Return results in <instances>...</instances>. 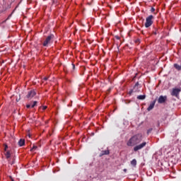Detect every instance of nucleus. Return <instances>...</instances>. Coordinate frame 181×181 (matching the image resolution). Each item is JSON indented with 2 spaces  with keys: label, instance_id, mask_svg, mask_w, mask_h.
<instances>
[{
  "label": "nucleus",
  "instance_id": "1",
  "mask_svg": "<svg viewBox=\"0 0 181 181\" xmlns=\"http://www.w3.org/2000/svg\"><path fill=\"white\" fill-rule=\"evenodd\" d=\"M142 139H144L142 134H136L129 139V141L127 142V146H135V145L141 144V142H142Z\"/></svg>",
  "mask_w": 181,
  "mask_h": 181
},
{
  "label": "nucleus",
  "instance_id": "2",
  "mask_svg": "<svg viewBox=\"0 0 181 181\" xmlns=\"http://www.w3.org/2000/svg\"><path fill=\"white\" fill-rule=\"evenodd\" d=\"M152 19H153V16L151 15L146 19L145 26L146 28H149L152 25L153 23V21H152Z\"/></svg>",
  "mask_w": 181,
  "mask_h": 181
},
{
  "label": "nucleus",
  "instance_id": "3",
  "mask_svg": "<svg viewBox=\"0 0 181 181\" xmlns=\"http://www.w3.org/2000/svg\"><path fill=\"white\" fill-rule=\"evenodd\" d=\"M53 39H54V35L51 34L49 35L46 40H45V42H43V46L46 47L47 46V45H49V43H51L52 40H53Z\"/></svg>",
  "mask_w": 181,
  "mask_h": 181
},
{
  "label": "nucleus",
  "instance_id": "4",
  "mask_svg": "<svg viewBox=\"0 0 181 181\" xmlns=\"http://www.w3.org/2000/svg\"><path fill=\"white\" fill-rule=\"evenodd\" d=\"M146 142L144 141L139 145H136V146L134 147V152H136L138 151H141V149H144L146 146Z\"/></svg>",
  "mask_w": 181,
  "mask_h": 181
},
{
  "label": "nucleus",
  "instance_id": "5",
  "mask_svg": "<svg viewBox=\"0 0 181 181\" xmlns=\"http://www.w3.org/2000/svg\"><path fill=\"white\" fill-rule=\"evenodd\" d=\"M180 91H181V88H173V91L171 92V95L174 97H177Z\"/></svg>",
  "mask_w": 181,
  "mask_h": 181
},
{
  "label": "nucleus",
  "instance_id": "6",
  "mask_svg": "<svg viewBox=\"0 0 181 181\" xmlns=\"http://www.w3.org/2000/svg\"><path fill=\"white\" fill-rule=\"evenodd\" d=\"M35 95H36V91H35V90H32L28 91L26 98H28V100H32V98H33Z\"/></svg>",
  "mask_w": 181,
  "mask_h": 181
},
{
  "label": "nucleus",
  "instance_id": "7",
  "mask_svg": "<svg viewBox=\"0 0 181 181\" xmlns=\"http://www.w3.org/2000/svg\"><path fill=\"white\" fill-rule=\"evenodd\" d=\"M166 100H168V96L160 95L158 99V104H163L164 103H166Z\"/></svg>",
  "mask_w": 181,
  "mask_h": 181
},
{
  "label": "nucleus",
  "instance_id": "8",
  "mask_svg": "<svg viewBox=\"0 0 181 181\" xmlns=\"http://www.w3.org/2000/svg\"><path fill=\"white\" fill-rule=\"evenodd\" d=\"M139 88H140L139 83L136 82L133 88V90L134 93H138V92H139Z\"/></svg>",
  "mask_w": 181,
  "mask_h": 181
},
{
  "label": "nucleus",
  "instance_id": "9",
  "mask_svg": "<svg viewBox=\"0 0 181 181\" xmlns=\"http://www.w3.org/2000/svg\"><path fill=\"white\" fill-rule=\"evenodd\" d=\"M156 103V100L153 101L147 108L148 111H151V110H153V107H155V104Z\"/></svg>",
  "mask_w": 181,
  "mask_h": 181
},
{
  "label": "nucleus",
  "instance_id": "10",
  "mask_svg": "<svg viewBox=\"0 0 181 181\" xmlns=\"http://www.w3.org/2000/svg\"><path fill=\"white\" fill-rule=\"evenodd\" d=\"M109 154H110V151L105 150V151H101V153L100 154V156H104V155H109Z\"/></svg>",
  "mask_w": 181,
  "mask_h": 181
},
{
  "label": "nucleus",
  "instance_id": "11",
  "mask_svg": "<svg viewBox=\"0 0 181 181\" xmlns=\"http://www.w3.org/2000/svg\"><path fill=\"white\" fill-rule=\"evenodd\" d=\"M174 67L177 71H181V64H174Z\"/></svg>",
  "mask_w": 181,
  "mask_h": 181
},
{
  "label": "nucleus",
  "instance_id": "12",
  "mask_svg": "<svg viewBox=\"0 0 181 181\" xmlns=\"http://www.w3.org/2000/svg\"><path fill=\"white\" fill-rule=\"evenodd\" d=\"M18 145H19V146H23V145H25V139H21L18 141Z\"/></svg>",
  "mask_w": 181,
  "mask_h": 181
},
{
  "label": "nucleus",
  "instance_id": "13",
  "mask_svg": "<svg viewBox=\"0 0 181 181\" xmlns=\"http://www.w3.org/2000/svg\"><path fill=\"white\" fill-rule=\"evenodd\" d=\"M145 98H146V95H140L137 96V100H145Z\"/></svg>",
  "mask_w": 181,
  "mask_h": 181
},
{
  "label": "nucleus",
  "instance_id": "14",
  "mask_svg": "<svg viewBox=\"0 0 181 181\" xmlns=\"http://www.w3.org/2000/svg\"><path fill=\"white\" fill-rule=\"evenodd\" d=\"M6 159H9V158H11V151H7L5 153H4Z\"/></svg>",
  "mask_w": 181,
  "mask_h": 181
},
{
  "label": "nucleus",
  "instance_id": "15",
  "mask_svg": "<svg viewBox=\"0 0 181 181\" xmlns=\"http://www.w3.org/2000/svg\"><path fill=\"white\" fill-rule=\"evenodd\" d=\"M131 165H132V166H136V159H133L131 161Z\"/></svg>",
  "mask_w": 181,
  "mask_h": 181
},
{
  "label": "nucleus",
  "instance_id": "16",
  "mask_svg": "<svg viewBox=\"0 0 181 181\" xmlns=\"http://www.w3.org/2000/svg\"><path fill=\"white\" fill-rule=\"evenodd\" d=\"M37 104V101H34L33 104L31 105V108H34V107H36Z\"/></svg>",
  "mask_w": 181,
  "mask_h": 181
},
{
  "label": "nucleus",
  "instance_id": "17",
  "mask_svg": "<svg viewBox=\"0 0 181 181\" xmlns=\"http://www.w3.org/2000/svg\"><path fill=\"white\" fill-rule=\"evenodd\" d=\"M35 149H37V146H33V147L31 148V151H35Z\"/></svg>",
  "mask_w": 181,
  "mask_h": 181
},
{
  "label": "nucleus",
  "instance_id": "18",
  "mask_svg": "<svg viewBox=\"0 0 181 181\" xmlns=\"http://www.w3.org/2000/svg\"><path fill=\"white\" fill-rule=\"evenodd\" d=\"M152 128L149 129L148 131H147V134L148 135H149V134H151V132H152Z\"/></svg>",
  "mask_w": 181,
  "mask_h": 181
},
{
  "label": "nucleus",
  "instance_id": "19",
  "mask_svg": "<svg viewBox=\"0 0 181 181\" xmlns=\"http://www.w3.org/2000/svg\"><path fill=\"white\" fill-rule=\"evenodd\" d=\"M7 149H8V145H4V151H5V152H8Z\"/></svg>",
  "mask_w": 181,
  "mask_h": 181
},
{
  "label": "nucleus",
  "instance_id": "20",
  "mask_svg": "<svg viewBox=\"0 0 181 181\" xmlns=\"http://www.w3.org/2000/svg\"><path fill=\"white\" fill-rule=\"evenodd\" d=\"M21 100V95H18V98H16L17 103Z\"/></svg>",
  "mask_w": 181,
  "mask_h": 181
},
{
  "label": "nucleus",
  "instance_id": "21",
  "mask_svg": "<svg viewBox=\"0 0 181 181\" xmlns=\"http://www.w3.org/2000/svg\"><path fill=\"white\" fill-rule=\"evenodd\" d=\"M134 92V89H132L129 92V95H131V94H132Z\"/></svg>",
  "mask_w": 181,
  "mask_h": 181
},
{
  "label": "nucleus",
  "instance_id": "22",
  "mask_svg": "<svg viewBox=\"0 0 181 181\" xmlns=\"http://www.w3.org/2000/svg\"><path fill=\"white\" fill-rule=\"evenodd\" d=\"M72 69H73V70H74L76 69V65H74V64H72Z\"/></svg>",
  "mask_w": 181,
  "mask_h": 181
},
{
  "label": "nucleus",
  "instance_id": "23",
  "mask_svg": "<svg viewBox=\"0 0 181 181\" xmlns=\"http://www.w3.org/2000/svg\"><path fill=\"white\" fill-rule=\"evenodd\" d=\"M26 107H27V108H30L31 106H30V105H27Z\"/></svg>",
  "mask_w": 181,
  "mask_h": 181
},
{
  "label": "nucleus",
  "instance_id": "24",
  "mask_svg": "<svg viewBox=\"0 0 181 181\" xmlns=\"http://www.w3.org/2000/svg\"><path fill=\"white\" fill-rule=\"evenodd\" d=\"M46 108H47V106H44V107H42V110H46Z\"/></svg>",
  "mask_w": 181,
  "mask_h": 181
},
{
  "label": "nucleus",
  "instance_id": "25",
  "mask_svg": "<svg viewBox=\"0 0 181 181\" xmlns=\"http://www.w3.org/2000/svg\"><path fill=\"white\" fill-rule=\"evenodd\" d=\"M153 11H155V8H151V12H153Z\"/></svg>",
  "mask_w": 181,
  "mask_h": 181
},
{
  "label": "nucleus",
  "instance_id": "26",
  "mask_svg": "<svg viewBox=\"0 0 181 181\" xmlns=\"http://www.w3.org/2000/svg\"><path fill=\"white\" fill-rule=\"evenodd\" d=\"M15 163V160H13L12 163H11V165H13Z\"/></svg>",
  "mask_w": 181,
  "mask_h": 181
},
{
  "label": "nucleus",
  "instance_id": "27",
  "mask_svg": "<svg viewBox=\"0 0 181 181\" xmlns=\"http://www.w3.org/2000/svg\"><path fill=\"white\" fill-rule=\"evenodd\" d=\"M153 33H154L155 35H157V34H158V33H156V32H154Z\"/></svg>",
  "mask_w": 181,
  "mask_h": 181
},
{
  "label": "nucleus",
  "instance_id": "28",
  "mask_svg": "<svg viewBox=\"0 0 181 181\" xmlns=\"http://www.w3.org/2000/svg\"><path fill=\"white\" fill-rule=\"evenodd\" d=\"M44 80H47V77L44 78Z\"/></svg>",
  "mask_w": 181,
  "mask_h": 181
},
{
  "label": "nucleus",
  "instance_id": "29",
  "mask_svg": "<svg viewBox=\"0 0 181 181\" xmlns=\"http://www.w3.org/2000/svg\"><path fill=\"white\" fill-rule=\"evenodd\" d=\"M28 138H30V134H28Z\"/></svg>",
  "mask_w": 181,
  "mask_h": 181
},
{
  "label": "nucleus",
  "instance_id": "30",
  "mask_svg": "<svg viewBox=\"0 0 181 181\" xmlns=\"http://www.w3.org/2000/svg\"><path fill=\"white\" fill-rule=\"evenodd\" d=\"M124 172H127V169L124 168Z\"/></svg>",
  "mask_w": 181,
  "mask_h": 181
}]
</instances>
